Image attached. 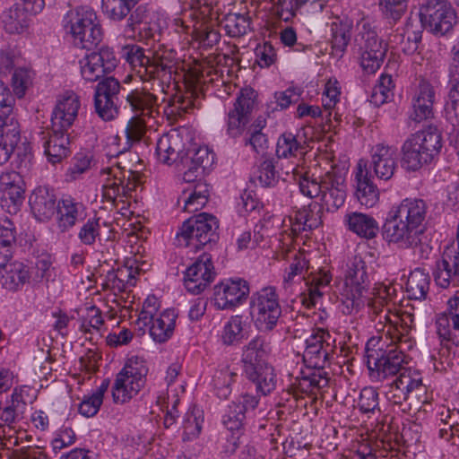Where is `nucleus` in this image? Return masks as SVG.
Wrapping results in <instances>:
<instances>
[{
    "instance_id": "f257e3e1",
    "label": "nucleus",
    "mask_w": 459,
    "mask_h": 459,
    "mask_svg": "<svg viewBox=\"0 0 459 459\" xmlns=\"http://www.w3.org/2000/svg\"><path fill=\"white\" fill-rule=\"evenodd\" d=\"M426 202L419 198H405L394 207L384 225L385 240L402 249L421 247L422 252L432 248L428 243L425 220Z\"/></svg>"
},
{
    "instance_id": "f03ea898",
    "label": "nucleus",
    "mask_w": 459,
    "mask_h": 459,
    "mask_svg": "<svg viewBox=\"0 0 459 459\" xmlns=\"http://www.w3.org/2000/svg\"><path fill=\"white\" fill-rule=\"evenodd\" d=\"M123 56L143 82L158 80L159 86L169 82L176 71V52L166 48L148 49L146 53L138 45H126L123 48Z\"/></svg>"
},
{
    "instance_id": "7ed1b4c3",
    "label": "nucleus",
    "mask_w": 459,
    "mask_h": 459,
    "mask_svg": "<svg viewBox=\"0 0 459 459\" xmlns=\"http://www.w3.org/2000/svg\"><path fill=\"white\" fill-rule=\"evenodd\" d=\"M386 400L399 407L402 412L411 414L427 412L432 399L422 382L420 373L409 368L400 372L385 386Z\"/></svg>"
},
{
    "instance_id": "20e7f679",
    "label": "nucleus",
    "mask_w": 459,
    "mask_h": 459,
    "mask_svg": "<svg viewBox=\"0 0 459 459\" xmlns=\"http://www.w3.org/2000/svg\"><path fill=\"white\" fill-rule=\"evenodd\" d=\"M277 257L290 263L283 275V288L285 290L290 289L297 279L306 280L307 294H303L301 303L307 307L315 306L323 294L321 290L328 286L332 281L329 271L320 268L316 272H311L307 278H305L303 273L308 270L306 256L304 253L290 247L288 244L281 247V249L277 253Z\"/></svg>"
},
{
    "instance_id": "39448f33",
    "label": "nucleus",
    "mask_w": 459,
    "mask_h": 459,
    "mask_svg": "<svg viewBox=\"0 0 459 459\" xmlns=\"http://www.w3.org/2000/svg\"><path fill=\"white\" fill-rule=\"evenodd\" d=\"M441 148V133L436 126L429 125L404 141L401 149L402 165L408 171H416L429 163Z\"/></svg>"
},
{
    "instance_id": "423d86ee",
    "label": "nucleus",
    "mask_w": 459,
    "mask_h": 459,
    "mask_svg": "<svg viewBox=\"0 0 459 459\" xmlns=\"http://www.w3.org/2000/svg\"><path fill=\"white\" fill-rule=\"evenodd\" d=\"M267 344L261 336L253 338L244 348L241 361L247 379L255 384L257 392L266 395L276 386L274 369L266 362Z\"/></svg>"
},
{
    "instance_id": "0eeeda50",
    "label": "nucleus",
    "mask_w": 459,
    "mask_h": 459,
    "mask_svg": "<svg viewBox=\"0 0 459 459\" xmlns=\"http://www.w3.org/2000/svg\"><path fill=\"white\" fill-rule=\"evenodd\" d=\"M377 350L368 351V368L371 377L376 381H384L390 377H396L401 371L409 369L404 365L408 364V357L404 354L406 345L400 342L381 341Z\"/></svg>"
},
{
    "instance_id": "6e6552de",
    "label": "nucleus",
    "mask_w": 459,
    "mask_h": 459,
    "mask_svg": "<svg viewBox=\"0 0 459 459\" xmlns=\"http://www.w3.org/2000/svg\"><path fill=\"white\" fill-rule=\"evenodd\" d=\"M127 156L137 159L135 153L119 152L117 154L119 160L116 165L103 169L111 178H108L103 186L102 196L113 204L117 201L124 203V198L131 196V193L140 184V174L134 169L135 168L134 164L126 162Z\"/></svg>"
},
{
    "instance_id": "1a4fd4ad",
    "label": "nucleus",
    "mask_w": 459,
    "mask_h": 459,
    "mask_svg": "<svg viewBox=\"0 0 459 459\" xmlns=\"http://www.w3.org/2000/svg\"><path fill=\"white\" fill-rule=\"evenodd\" d=\"M65 27L74 43L82 48L91 49L102 40V30L95 12L87 6L70 10L65 17Z\"/></svg>"
},
{
    "instance_id": "9d476101",
    "label": "nucleus",
    "mask_w": 459,
    "mask_h": 459,
    "mask_svg": "<svg viewBox=\"0 0 459 459\" xmlns=\"http://www.w3.org/2000/svg\"><path fill=\"white\" fill-rule=\"evenodd\" d=\"M148 368L143 359L129 358L117 375L112 386V397L116 403H124L138 394L145 384Z\"/></svg>"
},
{
    "instance_id": "9b49d317",
    "label": "nucleus",
    "mask_w": 459,
    "mask_h": 459,
    "mask_svg": "<svg viewBox=\"0 0 459 459\" xmlns=\"http://www.w3.org/2000/svg\"><path fill=\"white\" fill-rule=\"evenodd\" d=\"M250 315L260 332L273 331L281 316V307L276 289L267 286L252 294Z\"/></svg>"
},
{
    "instance_id": "f8f14e48",
    "label": "nucleus",
    "mask_w": 459,
    "mask_h": 459,
    "mask_svg": "<svg viewBox=\"0 0 459 459\" xmlns=\"http://www.w3.org/2000/svg\"><path fill=\"white\" fill-rule=\"evenodd\" d=\"M219 221L215 216L202 212L186 220L177 237L181 245L198 250L218 238Z\"/></svg>"
},
{
    "instance_id": "ddd939ff",
    "label": "nucleus",
    "mask_w": 459,
    "mask_h": 459,
    "mask_svg": "<svg viewBox=\"0 0 459 459\" xmlns=\"http://www.w3.org/2000/svg\"><path fill=\"white\" fill-rule=\"evenodd\" d=\"M422 26L436 36L450 32L457 23V15L446 0H428L420 9Z\"/></svg>"
},
{
    "instance_id": "4468645a",
    "label": "nucleus",
    "mask_w": 459,
    "mask_h": 459,
    "mask_svg": "<svg viewBox=\"0 0 459 459\" xmlns=\"http://www.w3.org/2000/svg\"><path fill=\"white\" fill-rule=\"evenodd\" d=\"M359 65L368 74H375L381 66L387 52V44L376 30L363 25L357 38Z\"/></svg>"
},
{
    "instance_id": "2eb2a0df",
    "label": "nucleus",
    "mask_w": 459,
    "mask_h": 459,
    "mask_svg": "<svg viewBox=\"0 0 459 459\" xmlns=\"http://www.w3.org/2000/svg\"><path fill=\"white\" fill-rule=\"evenodd\" d=\"M378 321L375 324V329L381 333V341L400 342L408 349L412 346L409 337L410 331L415 327L414 316L411 313H403L401 316L388 314V311L380 313Z\"/></svg>"
},
{
    "instance_id": "dca6fc26",
    "label": "nucleus",
    "mask_w": 459,
    "mask_h": 459,
    "mask_svg": "<svg viewBox=\"0 0 459 459\" xmlns=\"http://www.w3.org/2000/svg\"><path fill=\"white\" fill-rule=\"evenodd\" d=\"M121 85L112 76L98 82L94 91V108L98 116L104 121L114 120L119 113L118 94Z\"/></svg>"
},
{
    "instance_id": "f3484780",
    "label": "nucleus",
    "mask_w": 459,
    "mask_h": 459,
    "mask_svg": "<svg viewBox=\"0 0 459 459\" xmlns=\"http://www.w3.org/2000/svg\"><path fill=\"white\" fill-rule=\"evenodd\" d=\"M368 281L367 264L360 256H354L346 265L341 295L352 307L359 306V299Z\"/></svg>"
},
{
    "instance_id": "a211bd4d",
    "label": "nucleus",
    "mask_w": 459,
    "mask_h": 459,
    "mask_svg": "<svg viewBox=\"0 0 459 459\" xmlns=\"http://www.w3.org/2000/svg\"><path fill=\"white\" fill-rule=\"evenodd\" d=\"M256 93L251 88L242 89L236 99L233 108L228 113L227 134L230 137L240 136L250 121L255 104Z\"/></svg>"
},
{
    "instance_id": "6ab92c4d",
    "label": "nucleus",
    "mask_w": 459,
    "mask_h": 459,
    "mask_svg": "<svg viewBox=\"0 0 459 459\" xmlns=\"http://www.w3.org/2000/svg\"><path fill=\"white\" fill-rule=\"evenodd\" d=\"M333 342L330 333L323 328L314 330L306 340V348L303 352V360L308 367L324 368L333 351Z\"/></svg>"
},
{
    "instance_id": "aec40b11",
    "label": "nucleus",
    "mask_w": 459,
    "mask_h": 459,
    "mask_svg": "<svg viewBox=\"0 0 459 459\" xmlns=\"http://www.w3.org/2000/svg\"><path fill=\"white\" fill-rule=\"evenodd\" d=\"M249 291V285L243 279L223 281L214 287V306L220 310H232L246 301Z\"/></svg>"
},
{
    "instance_id": "412c9836",
    "label": "nucleus",
    "mask_w": 459,
    "mask_h": 459,
    "mask_svg": "<svg viewBox=\"0 0 459 459\" xmlns=\"http://www.w3.org/2000/svg\"><path fill=\"white\" fill-rule=\"evenodd\" d=\"M80 65L82 78L88 82H96L117 67V59L111 48H101L100 51L84 56Z\"/></svg>"
},
{
    "instance_id": "4be33fe9",
    "label": "nucleus",
    "mask_w": 459,
    "mask_h": 459,
    "mask_svg": "<svg viewBox=\"0 0 459 459\" xmlns=\"http://www.w3.org/2000/svg\"><path fill=\"white\" fill-rule=\"evenodd\" d=\"M435 333L441 342H457L459 339V290L446 303V310L436 315Z\"/></svg>"
},
{
    "instance_id": "5701e85b",
    "label": "nucleus",
    "mask_w": 459,
    "mask_h": 459,
    "mask_svg": "<svg viewBox=\"0 0 459 459\" xmlns=\"http://www.w3.org/2000/svg\"><path fill=\"white\" fill-rule=\"evenodd\" d=\"M215 272L210 255L203 254L185 272L184 285L194 295L203 292L214 280Z\"/></svg>"
},
{
    "instance_id": "b1692460",
    "label": "nucleus",
    "mask_w": 459,
    "mask_h": 459,
    "mask_svg": "<svg viewBox=\"0 0 459 459\" xmlns=\"http://www.w3.org/2000/svg\"><path fill=\"white\" fill-rule=\"evenodd\" d=\"M434 280L441 288L459 286V245L448 244L444 248L441 259L437 261Z\"/></svg>"
},
{
    "instance_id": "393cba45",
    "label": "nucleus",
    "mask_w": 459,
    "mask_h": 459,
    "mask_svg": "<svg viewBox=\"0 0 459 459\" xmlns=\"http://www.w3.org/2000/svg\"><path fill=\"white\" fill-rule=\"evenodd\" d=\"M80 108V98L74 91H66L60 95L52 111V129L55 132H68L77 120Z\"/></svg>"
},
{
    "instance_id": "a878e982",
    "label": "nucleus",
    "mask_w": 459,
    "mask_h": 459,
    "mask_svg": "<svg viewBox=\"0 0 459 459\" xmlns=\"http://www.w3.org/2000/svg\"><path fill=\"white\" fill-rule=\"evenodd\" d=\"M435 90L427 81H421L411 97L408 111L409 123L420 124L434 117Z\"/></svg>"
},
{
    "instance_id": "bb28decb",
    "label": "nucleus",
    "mask_w": 459,
    "mask_h": 459,
    "mask_svg": "<svg viewBox=\"0 0 459 459\" xmlns=\"http://www.w3.org/2000/svg\"><path fill=\"white\" fill-rule=\"evenodd\" d=\"M1 205L10 214H15L24 199L22 176L16 171H4L0 175Z\"/></svg>"
},
{
    "instance_id": "cd10ccee",
    "label": "nucleus",
    "mask_w": 459,
    "mask_h": 459,
    "mask_svg": "<svg viewBox=\"0 0 459 459\" xmlns=\"http://www.w3.org/2000/svg\"><path fill=\"white\" fill-rule=\"evenodd\" d=\"M398 168L397 150L385 143H377L370 150L369 169L379 179L387 181Z\"/></svg>"
},
{
    "instance_id": "c85d7f7f",
    "label": "nucleus",
    "mask_w": 459,
    "mask_h": 459,
    "mask_svg": "<svg viewBox=\"0 0 459 459\" xmlns=\"http://www.w3.org/2000/svg\"><path fill=\"white\" fill-rule=\"evenodd\" d=\"M320 198L328 211L337 210L345 202V177L335 166H331V169L324 175L323 192Z\"/></svg>"
},
{
    "instance_id": "c756f323",
    "label": "nucleus",
    "mask_w": 459,
    "mask_h": 459,
    "mask_svg": "<svg viewBox=\"0 0 459 459\" xmlns=\"http://www.w3.org/2000/svg\"><path fill=\"white\" fill-rule=\"evenodd\" d=\"M155 154L159 162L171 165L183 161L186 156V141L178 130L162 134L156 143Z\"/></svg>"
},
{
    "instance_id": "7c9ffc66",
    "label": "nucleus",
    "mask_w": 459,
    "mask_h": 459,
    "mask_svg": "<svg viewBox=\"0 0 459 459\" xmlns=\"http://www.w3.org/2000/svg\"><path fill=\"white\" fill-rule=\"evenodd\" d=\"M85 211V206L71 196L59 200L56 212V227L59 231L65 233L74 228L78 221L84 219Z\"/></svg>"
},
{
    "instance_id": "2f4dec72",
    "label": "nucleus",
    "mask_w": 459,
    "mask_h": 459,
    "mask_svg": "<svg viewBox=\"0 0 459 459\" xmlns=\"http://www.w3.org/2000/svg\"><path fill=\"white\" fill-rule=\"evenodd\" d=\"M355 196L361 205L375 206L379 200V191L368 176L367 162L360 160L355 172Z\"/></svg>"
},
{
    "instance_id": "473e14b6",
    "label": "nucleus",
    "mask_w": 459,
    "mask_h": 459,
    "mask_svg": "<svg viewBox=\"0 0 459 459\" xmlns=\"http://www.w3.org/2000/svg\"><path fill=\"white\" fill-rule=\"evenodd\" d=\"M126 102L135 116L152 119L159 114L157 96L145 88L131 91L126 97Z\"/></svg>"
},
{
    "instance_id": "72a5a7b5",
    "label": "nucleus",
    "mask_w": 459,
    "mask_h": 459,
    "mask_svg": "<svg viewBox=\"0 0 459 459\" xmlns=\"http://www.w3.org/2000/svg\"><path fill=\"white\" fill-rule=\"evenodd\" d=\"M29 204L34 217L39 221H49L57 208L56 195L46 186L35 188L30 195Z\"/></svg>"
},
{
    "instance_id": "f704fd0d",
    "label": "nucleus",
    "mask_w": 459,
    "mask_h": 459,
    "mask_svg": "<svg viewBox=\"0 0 459 459\" xmlns=\"http://www.w3.org/2000/svg\"><path fill=\"white\" fill-rule=\"evenodd\" d=\"M41 143L49 162L56 164L70 154V139L67 131L41 132Z\"/></svg>"
},
{
    "instance_id": "c9c22d12",
    "label": "nucleus",
    "mask_w": 459,
    "mask_h": 459,
    "mask_svg": "<svg viewBox=\"0 0 459 459\" xmlns=\"http://www.w3.org/2000/svg\"><path fill=\"white\" fill-rule=\"evenodd\" d=\"M321 214V208L316 203L296 211L295 214L289 218L292 236L297 237L304 231L319 227L322 223Z\"/></svg>"
},
{
    "instance_id": "e433bc0d",
    "label": "nucleus",
    "mask_w": 459,
    "mask_h": 459,
    "mask_svg": "<svg viewBox=\"0 0 459 459\" xmlns=\"http://www.w3.org/2000/svg\"><path fill=\"white\" fill-rule=\"evenodd\" d=\"M327 0H279L278 14L285 22L291 20L298 11L306 13H319Z\"/></svg>"
},
{
    "instance_id": "4c0bfd02",
    "label": "nucleus",
    "mask_w": 459,
    "mask_h": 459,
    "mask_svg": "<svg viewBox=\"0 0 459 459\" xmlns=\"http://www.w3.org/2000/svg\"><path fill=\"white\" fill-rule=\"evenodd\" d=\"M29 278V271L21 262H13L0 268V285L8 291H18Z\"/></svg>"
},
{
    "instance_id": "58836bf2",
    "label": "nucleus",
    "mask_w": 459,
    "mask_h": 459,
    "mask_svg": "<svg viewBox=\"0 0 459 459\" xmlns=\"http://www.w3.org/2000/svg\"><path fill=\"white\" fill-rule=\"evenodd\" d=\"M126 26L133 31L138 30L143 39L153 38L158 30L154 15L146 5H139L134 9L127 20Z\"/></svg>"
},
{
    "instance_id": "ea45409f",
    "label": "nucleus",
    "mask_w": 459,
    "mask_h": 459,
    "mask_svg": "<svg viewBox=\"0 0 459 459\" xmlns=\"http://www.w3.org/2000/svg\"><path fill=\"white\" fill-rule=\"evenodd\" d=\"M176 314L173 310H165L160 315L152 316L149 325V333L156 342H165L173 334Z\"/></svg>"
},
{
    "instance_id": "a19ab883",
    "label": "nucleus",
    "mask_w": 459,
    "mask_h": 459,
    "mask_svg": "<svg viewBox=\"0 0 459 459\" xmlns=\"http://www.w3.org/2000/svg\"><path fill=\"white\" fill-rule=\"evenodd\" d=\"M291 172L293 179L298 183L299 192L310 199L320 197L323 192L324 176L316 177L309 172H301L297 166L288 169L284 173L289 175Z\"/></svg>"
},
{
    "instance_id": "79ce46f5",
    "label": "nucleus",
    "mask_w": 459,
    "mask_h": 459,
    "mask_svg": "<svg viewBox=\"0 0 459 459\" xmlns=\"http://www.w3.org/2000/svg\"><path fill=\"white\" fill-rule=\"evenodd\" d=\"M344 222L351 231L361 238L370 239L378 232L377 221L368 214L351 212L345 215Z\"/></svg>"
},
{
    "instance_id": "37998d69",
    "label": "nucleus",
    "mask_w": 459,
    "mask_h": 459,
    "mask_svg": "<svg viewBox=\"0 0 459 459\" xmlns=\"http://www.w3.org/2000/svg\"><path fill=\"white\" fill-rule=\"evenodd\" d=\"M21 5L13 4L1 14L2 22L6 32L21 34L29 27V16Z\"/></svg>"
},
{
    "instance_id": "c03bdc74",
    "label": "nucleus",
    "mask_w": 459,
    "mask_h": 459,
    "mask_svg": "<svg viewBox=\"0 0 459 459\" xmlns=\"http://www.w3.org/2000/svg\"><path fill=\"white\" fill-rule=\"evenodd\" d=\"M429 275L421 268H416L408 276L406 292L409 299H425L429 289Z\"/></svg>"
},
{
    "instance_id": "a18cd8bd",
    "label": "nucleus",
    "mask_w": 459,
    "mask_h": 459,
    "mask_svg": "<svg viewBox=\"0 0 459 459\" xmlns=\"http://www.w3.org/2000/svg\"><path fill=\"white\" fill-rule=\"evenodd\" d=\"M103 326L104 320L101 311L95 306L88 307L80 325V331L86 335V339L98 342L102 336L101 330Z\"/></svg>"
},
{
    "instance_id": "49530a36",
    "label": "nucleus",
    "mask_w": 459,
    "mask_h": 459,
    "mask_svg": "<svg viewBox=\"0 0 459 459\" xmlns=\"http://www.w3.org/2000/svg\"><path fill=\"white\" fill-rule=\"evenodd\" d=\"M0 140L13 152L21 140L20 126L13 115V111L8 114H0Z\"/></svg>"
},
{
    "instance_id": "de8ad7c7",
    "label": "nucleus",
    "mask_w": 459,
    "mask_h": 459,
    "mask_svg": "<svg viewBox=\"0 0 459 459\" xmlns=\"http://www.w3.org/2000/svg\"><path fill=\"white\" fill-rule=\"evenodd\" d=\"M245 418L246 416L238 410V406L234 405L232 403L228 405V408L222 416V424L232 433L231 442L234 447H237L241 444L240 437Z\"/></svg>"
},
{
    "instance_id": "09e8293b",
    "label": "nucleus",
    "mask_w": 459,
    "mask_h": 459,
    "mask_svg": "<svg viewBox=\"0 0 459 459\" xmlns=\"http://www.w3.org/2000/svg\"><path fill=\"white\" fill-rule=\"evenodd\" d=\"M305 145L292 133H283L277 141L276 154L279 159L298 158L305 153Z\"/></svg>"
},
{
    "instance_id": "8fccbe9b",
    "label": "nucleus",
    "mask_w": 459,
    "mask_h": 459,
    "mask_svg": "<svg viewBox=\"0 0 459 459\" xmlns=\"http://www.w3.org/2000/svg\"><path fill=\"white\" fill-rule=\"evenodd\" d=\"M238 374L229 366L221 367L213 375L212 385L219 398L226 399L231 394V385L236 381Z\"/></svg>"
},
{
    "instance_id": "3c124183",
    "label": "nucleus",
    "mask_w": 459,
    "mask_h": 459,
    "mask_svg": "<svg viewBox=\"0 0 459 459\" xmlns=\"http://www.w3.org/2000/svg\"><path fill=\"white\" fill-rule=\"evenodd\" d=\"M375 290L376 292L369 303V307L372 312V321L376 324L378 321L377 316L380 313L388 311V314H390L391 308L389 307V302L394 292V288L380 284L378 287L375 288Z\"/></svg>"
},
{
    "instance_id": "603ef678",
    "label": "nucleus",
    "mask_w": 459,
    "mask_h": 459,
    "mask_svg": "<svg viewBox=\"0 0 459 459\" xmlns=\"http://www.w3.org/2000/svg\"><path fill=\"white\" fill-rule=\"evenodd\" d=\"M204 423V411L196 406L190 407L183 420V439L196 438L202 430Z\"/></svg>"
},
{
    "instance_id": "864d4df0",
    "label": "nucleus",
    "mask_w": 459,
    "mask_h": 459,
    "mask_svg": "<svg viewBox=\"0 0 459 459\" xmlns=\"http://www.w3.org/2000/svg\"><path fill=\"white\" fill-rule=\"evenodd\" d=\"M208 186L201 182L194 186L193 189L184 191V210L195 212L202 209L208 201Z\"/></svg>"
},
{
    "instance_id": "5fc2aeb1",
    "label": "nucleus",
    "mask_w": 459,
    "mask_h": 459,
    "mask_svg": "<svg viewBox=\"0 0 459 459\" xmlns=\"http://www.w3.org/2000/svg\"><path fill=\"white\" fill-rule=\"evenodd\" d=\"M394 83L390 74H383L372 89L369 101L379 107L391 100L394 96Z\"/></svg>"
},
{
    "instance_id": "6e6d98bb",
    "label": "nucleus",
    "mask_w": 459,
    "mask_h": 459,
    "mask_svg": "<svg viewBox=\"0 0 459 459\" xmlns=\"http://www.w3.org/2000/svg\"><path fill=\"white\" fill-rule=\"evenodd\" d=\"M140 0H102L104 13L112 21L124 20Z\"/></svg>"
},
{
    "instance_id": "4d7b16f0",
    "label": "nucleus",
    "mask_w": 459,
    "mask_h": 459,
    "mask_svg": "<svg viewBox=\"0 0 459 459\" xmlns=\"http://www.w3.org/2000/svg\"><path fill=\"white\" fill-rule=\"evenodd\" d=\"M246 321L241 316H232L225 324L221 334L224 344L233 345L245 338Z\"/></svg>"
},
{
    "instance_id": "13d9d810",
    "label": "nucleus",
    "mask_w": 459,
    "mask_h": 459,
    "mask_svg": "<svg viewBox=\"0 0 459 459\" xmlns=\"http://www.w3.org/2000/svg\"><path fill=\"white\" fill-rule=\"evenodd\" d=\"M280 178L279 172L275 170L273 160H265L260 163L253 174V181L263 187L274 186Z\"/></svg>"
},
{
    "instance_id": "bf43d9fd",
    "label": "nucleus",
    "mask_w": 459,
    "mask_h": 459,
    "mask_svg": "<svg viewBox=\"0 0 459 459\" xmlns=\"http://www.w3.org/2000/svg\"><path fill=\"white\" fill-rule=\"evenodd\" d=\"M331 45L333 52L342 56L351 40V31L347 24L333 22L331 24Z\"/></svg>"
},
{
    "instance_id": "052dcab7",
    "label": "nucleus",
    "mask_w": 459,
    "mask_h": 459,
    "mask_svg": "<svg viewBox=\"0 0 459 459\" xmlns=\"http://www.w3.org/2000/svg\"><path fill=\"white\" fill-rule=\"evenodd\" d=\"M34 75V72L27 67H18L14 70L12 87L17 98L22 99L25 96L27 91L32 86Z\"/></svg>"
},
{
    "instance_id": "680f3d73",
    "label": "nucleus",
    "mask_w": 459,
    "mask_h": 459,
    "mask_svg": "<svg viewBox=\"0 0 459 459\" xmlns=\"http://www.w3.org/2000/svg\"><path fill=\"white\" fill-rule=\"evenodd\" d=\"M222 26L229 36L240 37L247 32L250 21L244 14L230 13L224 18Z\"/></svg>"
},
{
    "instance_id": "e2e57ef3",
    "label": "nucleus",
    "mask_w": 459,
    "mask_h": 459,
    "mask_svg": "<svg viewBox=\"0 0 459 459\" xmlns=\"http://www.w3.org/2000/svg\"><path fill=\"white\" fill-rule=\"evenodd\" d=\"M134 285V278L128 269L109 271L107 273L104 287L113 290L124 291L127 286Z\"/></svg>"
},
{
    "instance_id": "0e129e2a",
    "label": "nucleus",
    "mask_w": 459,
    "mask_h": 459,
    "mask_svg": "<svg viewBox=\"0 0 459 459\" xmlns=\"http://www.w3.org/2000/svg\"><path fill=\"white\" fill-rule=\"evenodd\" d=\"M441 347L437 352L438 358H434V368L437 371H446L447 368L453 366V359L455 355L451 354L454 350V353L459 350V339L457 342H441Z\"/></svg>"
},
{
    "instance_id": "69168bd1",
    "label": "nucleus",
    "mask_w": 459,
    "mask_h": 459,
    "mask_svg": "<svg viewBox=\"0 0 459 459\" xmlns=\"http://www.w3.org/2000/svg\"><path fill=\"white\" fill-rule=\"evenodd\" d=\"M100 238V218H90L79 229L78 238L85 246H93Z\"/></svg>"
},
{
    "instance_id": "338daca9",
    "label": "nucleus",
    "mask_w": 459,
    "mask_h": 459,
    "mask_svg": "<svg viewBox=\"0 0 459 459\" xmlns=\"http://www.w3.org/2000/svg\"><path fill=\"white\" fill-rule=\"evenodd\" d=\"M407 3L408 0H379L378 7L385 18L396 22L405 13Z\"/></svg>"
},
{
    "instance_id": "774afa93",
    "label": "nucleus",
    "mask_w": 459,
    "mask_h": 459,
    "mask_svg": "<svg viewBox=\"0 0 459 459\" xmlns=\"http://www.w3.org/2000/svg\"><path fill=\"white\" fill-rule=\"evenodd\" d=\"M1 459H50L48 454L39 447H22L21 449L1 450Z\"/></svg>"
}]
</instances>
